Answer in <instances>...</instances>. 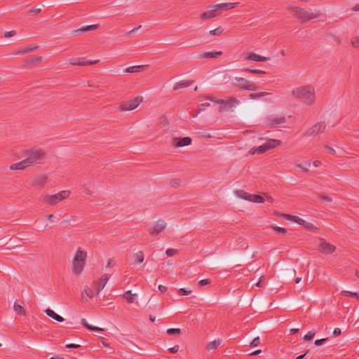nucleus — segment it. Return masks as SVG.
I'll return each instance as SVG.
<instances>
[{
  "instance_id": "nucleus-1",
  "label": "nucleus",
  "mask_w": 359,
  "mask_h": 359,
  "mask_svg": "<svg viewBox=\"0 0 359 359\" xmlns=\"http://www.w3.org/2000/svg\"><path fill=\"white\" fill-rule=\"evenodd\" d=\"M292 95L307 105H311L315 101L314 88L311 86L295 88L292 91Z\"/></svg>"
},
{
  "instance_id": "nucleus-2",
  "label": "nucleus",
  "mask_w": 359,
  "mask_h": 359,
  "mask_svg": "<svg viewBox=\"0 0 359 359\" xmlns=\"http://www.w3.org/2000/svg\"><path fill=\"white\" fill-rule=\"evenodd\" d=\"M87 252L79 248L76 252L72 262V272L74 275H79L83 270Z\"/></svg>"
},
{
  "instance_id": "nucleus-3",
  "label": "nucleus",
  "mask_w": 359,
  "mask_h": 359,
  "mask_svg": "<svg viewBox=\"0 0 359 359\" xmlns=\"http://www.w3.org/2000/svg\"><path fill=\"white\" fill-rule=\"evenodd\" d=\"M291 12L293 13V16L297 18L301 23H305L312 19L318 18L320 15L311 13L302 8L297 6H291L288 8Z\"/></svg>"
},
{
  "instance_id": "nucleus-4",
  "label": "nucleus",
  "mask_w": 359,
  "mask_h": 359,
  "mask_svg": "<svg viewBox=\"0 0 359 359\" xmlns=\"http://www.w3.org/2000/svg\"><path fill=\"white\" fill-rule=\"evenodd\" d=\"M46 153L41 149H31L25 151V160L29 166L34 163L41 164L44 162Z\"/></svg>"
},
{
  "instance_id": "nucleus-5",
  "label": "nucleus",
  "mask_w": 359,
  "mask_h": 359,
  "mask_svg": "<svg viewBox=\"0 0 359 359\" xmlns=\"http://www.w3.org/2000/svg\"><path fill=\"white\" fill-rule=\"evenodd\" d=\"M281 142L278 140L275 139H269L264 142L263 144L259 147H255L250 149L248 151L249 155H254L255 154H264L268 150L276 148V147L280 145Z\"/></svg>"
},
{
  "instance_id": "nucleus-6",
  "label": "nucleus",
  "mask_w": 359,
  "mask_h": 359,
  "mask_svg": "<svg viewBox=\"0 0 359 359\" xmlns=\"http://www.w3.org/2000/svg\"><path fill=\"white\" fill-rule=\"evenodd\" d=\"M70 195V191L65 190L60 191L59 193L54 195H46L45 196L42 201L43 203H46L51 205H57L58 203L64 199L67 198Z\"/></svg>"
},
{
  "instance_id": "nucleus-7",
  "label": "nucleus",
  "mask_w": 359,
  "mask_h": 359,
  "mask_svg": "<svg viewBox=\"0 0 359 359\" xmlns=\"http://www.w3.org/2000/svg\"><path fill=\"white\" fill-rule=\"evenodd\" d=\"M232 85L242 90H256L257 89V86L253 81L242 77H235Z\"/></svg>"
},
{
  "instance_id": "nucleus-8",
  "label": "nucleus",
  "mask_w": 359,
  "mask_h": 359,
  "mask_svg": "<svg viewBox=\"0 0 359 359\" xmlns=\"http://www.w3.org/2000/svg\"><path fill=\"white\" fill-rule=\"evenodd\" d=\"M143 97L137 96L131 100L121 103L119 109L121 111H131L135 109L142 102Z\"/></svg>"
},
{
  "instance_id": "nucleus-9",
  "label": "nucleus",
  "mask_w": 359,
  "mask_h": 359,
  "mask_svg": "<svg viewBox=\"0 0 359 359\" xmlns=\"http://www.w3.org/2000/svg\"><path fill=\"white\" fill-rule=\"evenodd\" d=\"M318 248L321 252L327 255L332 254L336 250V247L334 245L327 242L324 238H320Z\"/></svg>"
},
{
  "instance_id": "nucleus-10",
  "label": "nucleus",
  "mask_w": 359,
  "mask_h": 359,
  "mask_svg": "<svg viewBox=\"0 0 359 359\" xmlns=\"http://www.w3.org/2000/svg\"><path fill=\"white\" fill-rule=\"evenodd\" d=\"M286 122V118L283 116H270L267 117L265 121V124L271 128H277L278 125Z\"/></svg>"
},
{
  "instance_id": "nucleus-11",
  "label": "nucleus",
  "mask_w": 359,
  "mask_h": 359,
  "mask_svg": "<svg viewBox=\"0 0 359 359\" xmlns=\"http://www.w3.org/2000/svg\"><path fill=\"white\" fill-rule=\"evenodd\" d=\"M325 132H327L325 123L324 121H319L308 130V135H319Z\"/></svg>"
},
{
  "instance_id": "nucleus-12",
  "label": "nucleus",
  "mask_w": 359,
  "mask_h": 359,
  "mask_svg": "<svg viewBox=\"0 0 359 359\" xmlns=\"http://www.w3.org/2000/svg\"><path fill=\"white\" fill-rule=\"evenodd\" d=\"M285 217L287 218H290L292 221L304 226L308 230L312 231V230L316 229V227L313 226V224L309 223L297 216L285 215Z\"/></svg>"
},
{
  "instance_id": "nucleus-13",
  "label": "nucleus",
  "mask_w": 359,
  "mask_h": 359,
  "mask_svg": "<svg viewBox=\"0 0 359 359\" xmlns=\"http://www.w3.org/2000/svg\"><path fill=\"white\" fill-rule=\"evenodd\" d=\"M167 224L163 220H158L152 229L149 230L151 235L157 236L166 228Z\"/></svg>"
},
{
  "instance_id": "nucleus-14",
  "label": "nucleus",
  "mask_w": 359,
  "mask_h": 359,
  "mask_svg": "<svg viewBox=\"0 0 359 359\" xmlns=\"http://www.w3.org/2000/svg\"><path fill=\"white\" fill-rule=\"evenodd\" d=\"M191 143V139L189 137L184 138L174 137L172 139V144L177 147L189 145Z\"/></svg>"
},
{
  "instance_id": "nucleus-15",
  "label": "nucleus",
  "mask_w": 359,
  "mask_h": 359,
  "mask_svg": "<svg viewBox=\"0 0 359 359\" xmlns=\"http://www.w3.org/2000/svg\"><path fill=\"white\" fill-rule=\"evenodd\" d=\"M238 3H222L213 6L218 14L222 11H226L233 8Z\"/></svg>"
},
{
  "instance_id": "nucleus-16",
  "label": "nucleus",
  "mask_w": 359,
  "mask_h": 359,
  "mask_svg": "<svg viewBox=\"0 0 359 359\" xmlns=\"http://www.w3.org/2000/svg\"><path fill=\"white\" fill-rule=\"evenodd\" d=\"M81 58H72L69 60V63L72 65L86 66L97 64L100 62L99 60H86L80 62Z\"/></svg>"
},
{
  "instance_id": "nucleus-17",
  "label": "nucleus",
  "mask_w": 359,
  "mask_h": 359,
  "mask_svg": "<svg viewBox=\"0 0 359 359\" xmlns=\"http://www.w3.org/2000/svg\"><path fill=\"white\" fill-rule=\"evenodd\" d=\"M25 65L31 67H34L39 65L42 61V57L39 55H34L25 59Z\"/></svg>"
},
{
  "instance_id": "nucleus-18",
  "label": "nucleus",
  "mask_w": 359,
  "mask_h": 359,
  "mask_svg": "<svg viewBox=\"0 0 359 359\" xmlns=\"http://www.w3.org/2000/svg\"><path fill=\"white\" fill-rule=\"evenodd\" d=\"M97 288L95 290L86 287L82 292L81 297L84 301H87L88 298H93L95 295H97Z\"/></svg>"
},
{
  "instance_id": "nucleus-19",
  "label": "nucleus",
  "mask_w": 359,
  "mask_h": 359,
  "mask_svg": "<svg viewBox=\"0 0 359 359\" xmlns=\"http://www.w3.org/2000/svg\"><path fill=\"white\" fill-rule=\"evenodd\" d=\"M240 104V100L235 97H230L227 100H225L224 106L223 107V110H229L232 107H235L236 106Z\"/></svg>"
},
{
  "instance_id": "nucleus-20",
  "label": "nucleus",
  "mask_w": 359,
  "mask_h": 359,
  "mask_svg": "<svg viewBox=\"0 0 359 359\" xmlns=\"http://www.w3.org/2000/svg\"><path fill=\"white\" fill-rule=\"evenodd\" d=\"M246 59L255 62H267L270 58L259 55L255 53H250L247 55Z\"/></svg>"
},
{
  "instance_id": "nucleus-21",
  "label": "nucleus",
  "mask_w": 359,
  "mask_h": 359,
  "mask_svg": "<svg viewBox=\"0 0 359 359\" xmlns=\"http://www.w3.org/2000/svg\"><path fill=\"white\" fill-rule=\"evenodd\" d=\"M222 55V51H207L204 52L202 54H201L198 58L202 59V58H216L218 56H220Z\"/></svg>"
},
{
  "instance_id": "nucleus-22",
  "label": "nucleus",
  "mask_w": 359,
  "mask_h": 359,
  "mask_svg": "<svg viewBox=\"0 0 359 359\" xmlns=\"http://www.w3.org/2000/svg\"><path fill=\"white\" fill-rule=\"evenodd\" d=\"M109 277L107 274H104L101 276L100 281L95 284L97 288V294H99L101 290L104 288Z\"/></svg>"
},
{
  "instance_id": "nucleus-23",
  "label": "nucleus",
  "mask_w": 359,
  "mask_h": 359,
  "mask_svg": "<svg viewBox=\"0 0 359 359\" xmlns=\"http://www.w3.org/2000/svg\"><path fill=\"white\" fill-rule=\"evenodd\" d=\"M22 304V302H20L19 300H16L14 302L13 309L16 313L22 316H25L26 311Z\"/></svg>"
},
{
  "instance_id": "nucleus-24",
  "label": "nucleus",
  "mask_w": 359,
  "mask_h": 359,
  "mask_svg": "<svg viewBox=\"0 0 359 359\" xmlns=\"http://www.w3.org/2000/svg\"><path fill=\"white\" fill-rule=\"evenodd\" d=\"M211 9L204 12L201 15V18L206 20L216 17L218 14L216 9L213 8V6H210Z\"/></svg>"
},
{
  "instance_id": "nucleus-25",
  "label": "nucleus",
  "mask_w": 359,
  "mask_h": 359,
  "mask_svg": "<svg viewBox=\"0 0 359 359\" xmlns=\"http://www.w3.org/2000/svg\"><path fill=\"white\" fill-rule=\"evenodd\" d=\"M29 167L25 158L22 161L13 163L10 165V169L13 170H24L27 168Z\"/></svg>"
},
{
  "instance_id": "nucleus-26",
  "label": "nucleus",
  "mask_w": 359,
  "mask_h": 359,
  "mask_svg": "<svg viewBox=\"0 0 359 359\" xmlns=\"http://www.w3.org/2000/svg\"><path fill=\"white\" fill-rule=\"evenodd\" d=\"M194 83V81H180L177 82L173 86V90H177L178 89L184 88L190 86Z\"/></svg>"
},
{
  "instance_id": "nucleus-27",
  "label": "nucleus",
  "mask_w": 359,
  "mask_h": 359,
  "mask_svg": "<svg viewBox=\"0 0 359 359\" xmlns=\"http://www.w3.org/2000/svg\"><path fill=\"white\" fill-rule=\"evenodd\" d=\"M45 312L47 316H48L49 317L55 320L57 322H63L65 320V319L62 316L56 313L53 310L50 309H47L45 311Z\"/></svg>"
},
{
  "instance_id": "nucleus-28",
  "label": "nucleus",
  "mask_w": 359,
  "mask_h": 359,
  "mask_svg": "<svg viewBox=\"0 0 359 359\" xmlns=\"http://www.w3.org/2000/svg\"><path fill=\"white\" fill-rule=\"evenodd\" d=\"M235 195L242 199H244L245 201H250L252 198V194L247 193L246 191L243 190H236L234 191Z\"/></svg>"
},
{
  "instance_id": "nucleus-29",
  "label": "nucleus",
  "mask_w": 359,
  "mask_h": 359,
  "mask_svg": "<svg viewBox=\"0 0 359 359\" xmlns=\"http://www.w3.org/2000/svg\"><path fill=\"white\" fill-rule=\"evenodd\" d=\"M145 65L131 66L126 68L125 72L132 74L142 72L145 69Z\"/></svg>"
},
{
  "instance_id": "nucleus-30",
  "label": "nucleus",
  "mask_w": 359,
  "mask_h": 359,
  "mask_svg": "<svg viewBox=\"0 0 359 359\" xmlns=\"http://www.w3.org/2000/svg\"><path fill=\"white\" fill-rule=\"evenodd\" d=\"M37 48H38V46H29L26 48H21V49L18 50L15 53V54L16 55H25L28 53H31L34 50H36Z\"/></svg>"
},
{
  "instance_id": "nucleus-31",
  "label": "nucleus",
  "mask_w": 359,
  "mask_h": 359,
  "mask_svg": "<svg viewBox=\"0 0 359 359\" xmlns=\"http://www.w3.org/2000/svg\"><path fill=\"white\" fill-rule=\"evenodd\" d=\"M48 181V177L45 175L37 177L33 183L34 185H40L43 187Z\"/></svg>"
},
{
  "instance_id": "nucleus-32",
  "label": "nucleus",
  "mask_w": 359,
  "mask_h": 359,
  "mask_svg": "<svg viewBox=\"0 0 359 359\" xmlns=\"http://www.w3.org/2000/svg\"><path fill=\"white\" fill-rule=\"evenodd\" d=\"M123 296L128 303H133L135 302L136 297H137V294H132L131 290H128L126 292H124Z\"/></svg>"
},
{
  "instance_id": "nucleus-33",
  "label": "nucleus",
  "mask_w": 359,
  "mask_h": 359,
  "mask_svg": "<svg viewBox=\"0 0 359 359\" xmlns=\"http://www.w3.org/2000/svg\"><path fill=\"white\" fill-rule=\"evenodd\" d=\"M97 27L98 25H88L86 27H83L80 29H78L76 30H74V32H86L89 31H93L95 30Z\"/></svg>"
},
{
  "instance_id": "nucleus-34",
  "label": "nucleus",
  "mask_w": 359,
  "mask_h": 359,
  "mask_svg": "<svg viewBox=\"0 0 359 359\" xmlns=\"http://www.w3.org/2000/svg\"><path fill=\"white\" fill-rule=\"evenodd\" d=\"M222 341L220 339H215L210 343H208L205 348L207 350H212L216 349L220 344Z\"/></svg>"
},
{
  "instance_id": "nucleus-35",
  "label": "nucleus",
  "mask_w": 359,
  "mask_h": 359,
  "mask_svg": "<svg viewBox=\"0 0 359 359\" xmlns=\"http://www.w3.org/2000/svg\"><path fill=\"white\" fill-rule=\"evenodd\" d=\"M81 324L84 327H86V328H88V330H90L91 331H102V330H104L102 328L89 325L88 323V322L86 321V320L84 318L81 319Z\"/></svg>"
},
{
  "instance_id": "nucleus-36",
  "label": "nucleus",
  "mask_w": 359,
  "mask_h": 359,
  "mask_svg": "<svg viewBox=\"0 0 359 359\" xmlns=\"http://www.w3.org/2000/svg\"><path fill=\"white\" fill-rule=\"evenodd\" d=\"M144 259V254L142 251H139L134 255V260L136 264H140L143 262Z\"/></svg>"
},
{
  "instance_id": "nucleus-37",
  "label": "nucleus",
  "mask_w": 359,
  "mask_h": 359,
  "mask_svg": "<svg viewBox=\"0 0 359 359\" xmlns=\"http://www.w3.org/2000/svg\"><path fill=\"white\" fill-rule=\"evenodd\" d=\"M158 124L162 127V128H165L168 126V118L165 116H161L159 118H158Z\"/></svg>"
},
{
  "instance_id": "nucleus-38",
  "label": "nucleus",
  "mask_w": 359,
  "mask_h": 359,
  "mask_svg": "<svg viewBox=\"0 0 359 359\" xmlns=\"http://www.w3.org/2000/svg\"><path fill=\"white\" fill-rule=\"evenodd\" d=\"M250 201L257 203H262L264 202V199L262 196L256 194H252V198Z\"/></svg>"
},
{
  "instance_id": "nucleus-39",
  "label": "nucleus",
  "mask_w": 359,
  "mask_h": 359,
  "mask_svg": "<svg viewBox=\"0 0 359 359\" xmlns=\"http://www.w3.org/2000/svg\"><path fill=\"white\" fill-rule=\"evenodd\" d=\"M168 335H180L181 330L180 328H169L166 331Z\"/></svg>"
},
{
  "instance_id": "nucleus-40",
  "label": "nucleus",
  "mask_w": 359,
  "mask_h": 359,
  "mask_svg": "<svg viewBox=\"0 0 359 359\" xmlns=\"http://www.w3.org/2000/svg\"><path fill=\"white\" fill-rule=\"evenodd\" d=\"M310 165V163L309 161H306L304 165L296 164L295 168H299L304 172H307L309 170Z\"/></svg>"
},
{
  "instance_id": "nucleus-41",
  "label": "nucleus",
  "mask_w": 359,
  "mask_h": 359,
  "mask_svg": "<svg viewBox=\"0 0 359 359\" xmlns=\"http://www.w3.org/2000/svg\"><path fill=\"white\" fill-rule=\"evenodd\" d=\"M224 31V29L222 27H219L213 30H211L210 32V34L214 35V36H219Z\"/></svg>"
},
{
  "instance_id": "nucleus-42",
  "label": "nucleus",
  "mask_w": 359,
  "mask_h": 359,
  "mask_svg": "<svg viewBox=\"0 0 359 359\" xmlns=\"http://www.w3.org/2000/svg\"><path fill=\"white\" fill-rule=\"evenodd\" d=\"M341 294H344V295H346V296H350V297H355L357 299L359 300V293L358 292H350V291H342L341 292Z\"/></svg>"
},
{
  "instance_id": "nucleus-43",
  "label": "nucleus",
  "mask_w": 359,
  "mask_h": 359,
  "mask_svg": "<svg viewBox=\"0 0 359 359\" xmlns=\"http://www.w3.org/2000/svg\"><path fill=\"white\" fill-rule=\"evenodd\" d=\"M191 290L187 288H180L178 290V294L180 295H189L191 293Z\"/></svg>"
},
{
  "instance_id": "nucleus-44",
  "label": "nucleus",
  "mask_w": 359,
  "mask_h": 359,
  "mask_svg": "<svg viewBox=\"0 0 359 359\" xmlns=\"http://www.w3.org/2000/svg\"><path fill=\"white\" fill-rule=\"evenodd\" d=\"M245 72H249V73H251V74H265L264 71H262V70H260V69H246L245 70Z\"/></svg>"
},
{
  "instance_id": "nucleus-45",
  "label": "nucleus",
  "mask_w": 359,
  "mask_h": 359,
  "mask_svg": "<svg viewBox=\"0 0 359 359\" xmlns=\"http://www.w3.org/2000/svg\"><path fill=\"white\" fill-rule=\"evenodd\" d=\"M315 332L313 331L309 332L304 337L305 341H311L313 339Z\"/></svg>"
},
{
  "instance_id": "nucleus-46",
  "label": "nucleus",
  "mask_w": 359,
  "mask_h": 359,
  "mask_svg": "<svg viewBox=\"0 0 359 359\" xmlns=\"http://www.w3.org/2000/svg\"><path fill=\"white\" fill-rule=\"evenodd\" d=\"M271 227L276 231L280 233H285L287 231V230L283 227H279V226H271Z\"/></svg>"
},
{
  "instance_id": "nucleus-47",
  "label": "nucleus",
  "mask_w": 359,
  "mask_h": 359,
  "mask_svg": "<svg viewBox=\"0 0 359 359\" xmlns=\"http://www.w3.org/2000/svg\"><path fill=\"white\" fill-rule=\"evenodd\" d=\"M168 257H172L177 253V250L175 249H168L165 252Z\"/></svg>"
},
{
  "instance_id": "nucleus-48",
  "label": "nucleus",
  "mask_w": 359,
  "mask_h": 359,
  "mask_svg": "<svg viewBox=\"0 0 359 359\" xmlns=\"http://www.w3.org/2000/svg\"><path fill=\"white\" fill-rule=\"evenodd\" d=\"M351 44L355 48H359V36L353 38L351 41Z\"/></svg>"
},
{
  "instance_id": "nucleus-49",
  "label": "nucleus",
  "mask_w": 359,
  "mask_h": 359,
  "mask_svg": "<svg viewBox=\"0 0 359 359\" xmlns=\"http://www.w3.org/2000/svg\"><path fill=\"white\" fill-rule=\"evenodd\" d=\"M260 343V339H259V337H255L252 341L250 343V346L252 347H255L257 346H258Z\"/></svg>"
},
{
  "instance_id": "nucleus-50",
  "label": "nucleus",
  "mask_w": 359,
  "mask_h": 359,
  "mask_svg": "<svg viewBox=\"0 0 359 359\" xmlns=\"http://www.w3.org/2000/svg\"><path fill=\"white\" fill-rule=\"evenodd\" d=\"M209 99L212 101V102H215L217 104H224V102H225V100H222V99H217L216 97H209Z\"/></svg>"
},
{
  "instance_id": "nucleus-51",
  "label": "nucleus",
  "mask_w": 359,
  "mask_h": 359,
  "mask_svg": "<svg viewBox=\"0 0 359 359\" xmlns=\"http://www.w3.org/2000/svg\"><path fill=\"white\" fill-rule=\"evenodd\" d=\"M41 12V8H34L29 11V13L31 15H36Z\"/></svg>"
},
{
  "instance_id": "nucleus-52",
  "label": "nucleus",
  "mask_w": 359,
  "mask_h": 359,
  "mask_svg": "<svg viewBox=\"0 0 359 359\" xmlns=\"http://www.w3.org/2000/svg\"><path fill=\"white\" fill-rule=\"evenodd\" d=\"M211 283L210 279H203L199 281L198 285L200 286H205Z\"/></svg>"
},
{
  "instance_id": "nucleus-53",
  "label": "nucleus",
  "mask_w": 359,
  "mask_h": 359,
  "mask_svg": "<svg viewBox=\"0 0 359 359\" xmlns=\"http://www.w3.org/2000/svg\"><path fill=\"white\" fill-rule=\"evenodd\" d=\"M327 340V338L317 339L315 341L314 344L316 346H320V345L323 344Z\"/></svg>"
},
{
  "instance_id": "nucleus-54",
  "label": "nucleus",
  "mask_w": 359,
  "mask_h": 359,
  "mask_svg": "<svg viewBox=\"0 0 359 359\" xmlns=\"http://www.w3.org/2000/svg\"><path fill=\"white\" fill-rule=\"evenodd\" d=\"M16 32L15 30L10 31V32H6L4 33V36L6 38L13 36L15 34Z\"/></svg>"
},
{
  "instance_id": "nucleus-55",
  "label": "nucleus",
  "mask_w": 359,
  "mask_h": 359,
  "mask_svg": "<svg viewBox=\"0 0 359 359\" xmlns=\"http://www.w3.org/2000/svg\"><path fill=\"white\" fill-rule=\"evenodd\" d=\"M179 351V346L178 345H175V346L172 347V348H170L168 349V351L170 353H177V351Z\"/></svg>"
},
{
  "instance_id": "nucleus-56",
  "label": "nucleus",
  "mask_w": 359,
  "mask_h": 359,
  "mask_svg": "<svg viewBox=\"0 0 359 359\" xmlns=\"http://www.w3.org/2000/svg\"><path fill=\"white\" fill-rule=\"evenodd\" d=\"M79 347H80V345L79 344H69L66 345V348H77Z\"/></svg>"
},
{
  "instance_id": "nucleus-57",
  "label": "nucleus",
  "mask_w": 359,
  "mask_h": 359,
  "mask_svg": "<svg viewBox=\"0 0 359 359\" xmlns=\"http://www.w3.org/2000/svg\"><path fill=\"white\" fill-rule=\"evenodd\" d=\"M158 290L161 292L164 293L167 291V287L164 285H160L158 286Z\"/></svg>"
},
{
  "instance_id": "nucleus-58",
  "label": "nucleus",
  "mask_w": 359,
  "mask_h": 359,
  "mask_svg": "<svg viewBox=\"0 0 359 359\" xmlns=\"http://www.w3.org/2000/svg\"><path fill=\"white\" fill-rule=\"evenodd\" d=\"M249 96L252 100L260 97L259 93H250Z\"/></svg>"
},
{
  "instance_id": "nucleus-59",
  "label": "nucleus",
  "mask_w": 359,
  "mask_h": 359,
  "mask_svg": "<svg viewBox=\"0 0 359 359\" xmlns=\"http://www.w3.org/2000/svg\"><path fill=\"white\" fill-rule=\"evenodd\" d=\"M333 334L334 336H339V334H341V330L338 327L334 328Z\"/></svg>"
},
{
  "instance_id": "nucleus-60",
  "label": "nucleus",
  "mask_w": 359,
  "mask_h": 359,
  "mask_svg": "<svg viewBox=\"0 0 359 359\" xmlns=\"http://www.w3.org/2000/svg\"><path fill=\"white\" fill-rule=\"evenodd\" d=\"M320 198L323 200V201H327V202H331L332 201V198L328 197V196H320Z\"/></svg>"
},
{
  "instance_id": "nucleus-61",
  "label": "nucleus",
  "mask_w": 359,
  "mask_h": 359,
  "mask_svg": "<svg viewBox=\"0 0 359 359\" xmlns=\"http://www.w3.org/2000/svg\"><path fill=\"white\" fill-rule=\"evenodd\" d=\"M83 192L90 196L93 195V191L90 190L88 187H85L83 189Z\"/></svg>"
},
{
  "instance_id": "nucleus-62",
  "label": "nucleus",
  "mask_w": 359,
  "mask_h": 359,
  "mask_svg": "<svg viewBox=\"0 0 359 359\" xmlns=\"http://www.w3.org/2000/svg\"><path fill=\"white\" fill-rule=\"evenodd\" d=\"M298 332H299V329L298 328H293V329L290 330V334H294L297 333Z\"/></svg>"
},
{
  "instance_id": "nucleus-63",
  "label": "nucleus",
  "mask_w": 359,
  "mask_h": 359,
  "mask_svg": "<svg viewBox=\"0 0 359 359\" xmlns=\"http://www.w3.org/2000/svg\"><path fill=\"white\" fill-rule=\"evenodd\" d=\"M326 149H327L328 151L331 154H334L335 153V150L330 147H328V146H326Z\"/></svg>"
},
{
  "instance_id": "nucleus-64",
  "label": "nucleus",
  "mask_w": 359,
  "mask_h": 359,
  "mask_svg": "<svg viewBox=\"0 0 359 359\" xmlns=\"http://www.w3.org/2000/svg\"><path fill=\"white\" fill-rule=\"evenodd\" d=\"M308 352L309 351H307L306 353L297 356L295 359H304L305 358V356L306 355V354L308 353Z\"/></svg>"
}]
</instances>
